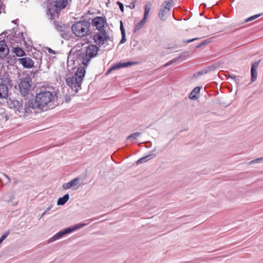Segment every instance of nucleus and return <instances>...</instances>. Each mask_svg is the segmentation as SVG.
<instances>
[{
  "label": "nucleus",
  "mask_w": 263,
  "mask_h": 263,
  "mask_svg": "<svg viewBox=\"0 0 263 263\" xmlns=\"http://www.w3.org/2000/svg\"><path fill=\"white\" fill-rule=\"evenodd\" d=\"M12 51L17 57H22L26 54L23 49L18 46H13Z\"/></svg>",
  "instance_id": "obj_18"
},
{
  "label": "nucleus",
  "mask_w": 263,
  "mask_h": 263,
  "mask_svg": "<svg viewBox=\"0 0 263 263\" xmlns=\"http://www.w3.org/2000/svg\"><path fill=\"white\" fill-rule=\"evenodd\" d=\"M85 73L84 68L81 67L78 69L73 76L66 79V84L71 88L74 93H76L81 88Z\"/></svg>",
  "instance_id": "obj_3"
},
{
  "label": "nucleus",
  "mask_w": 263,
  "mask_h": 263,
  "mask_svg": "<svg viewBox=\"0 0 263 263\" xmlns=\"http://www.w3.org/2000/svg\"><path fill=\"white\" fill-rule=\"evenodd\" d=\"M146 20L147 19L145 18H143V19L140 22L136 24L134 29V32H136L140 29L146 23Z\"/></svg>",
  "instance_id": "obj_23"
},
{
  "label": "nucleus",
  "mask_w": 263,
  "mask_h": 263,
  "mask_svg": "<svg viewBox=\"0 0 263 263\" xmlns=\"http://www.w3.org/2000/svg\"><path fill=\"white\" fill-rule=\"evenodd\" d=\"M8 95L7 86L4 84H0V99L6 98Z\"/></svg>",
  "instance_id": "obj_16"
},
{
  "label": "nucleus",
  "mask_w": 263,
  "mask_h": 263,
  "mask_svg": "<svg viewBox=\"0 0 263 263\" xmlns=\"http://www.w3.org/2000/svg\"><path fill=\"white\" fill-rule=\"evenodd\" d=\"M47 212H45V211L42 214L41 218H42Z\"/></svg>",
  "instance_id": "obj_42"
},
{
  "label": "nucleus",
  "mask_w": 263,
  "mask_h": 263,
  "mask_svg": "<svg viewBox=\"0 0 263 263\" xmlns=\"http://www.w3.org/2000/svg\"><path fill=\"white\" fill-rule=\"evenodd\" d=\"M55 28L58 31L61 32H64L67 29V26H66L64 24H62H62H61V25L55 24Z\"/></svg>",
  "instance_id": "obj_25"
},
{
  "label": "nucleus",
  "mask_w": 263,
  "mask_h": 263,
  "mask_svg": "<svg viewBox=\"0 0 263 263\" xmlns=\"http://www.w3.org/2000/svg\"><path fill=\"white\" fill-rule=\"evenodd\" d=\"M130 138H132V135H129L128 136V139H130Z\"/></svg>",
  "instance_id": "obj_43"
},
{
  "label": "nucleus",
  "mask_w": 263,
  "mask_h": 263,
  "mask_svg": "<svg viewBox=\"0 0 263 263\" xmlns=\"http://www.w3.org/2000/svg\"><path fill=\"white\" fill-rule=\"evenodd\" d=\"M173 5L172 0H165L161 5L158 16L162 21H165L166 15Z\"/></svg>",
  "instance_id": "obj_7"
},
{
  "label": "nucleus",
  "mask_w": 263,
  "mask_h": 263,
  "mask_svg": "<svg viewBox=\"0 0 263 263\" xmlns=\"http://www.w3.org/2000/svg\"><path fill=\"white\" fill-rule=\"evenodd\" d=\"M259 62H255L252 64L251 68V81L254 82L257 79V69L258 68Z\"/></svg>",
  "instance_id": "obj_15"
},
{
  "label": "nucleus",
  "mask_w": 263,
  "mask_h": 263,
  "mask_svg": "<svg viewBox=\"0 0 263 263\" xmlns=\"http://www.w3.org/2000/svg\"><path fill=\"white\" fill-rule=\"evenodd\" d=\"M46 49L47 50L48 52L49 53H51V54H55V51L53 50L52 49H51V48H50L49 47H46Z\"/></svg>",
  "instance_id": "obj_39"
},
{
  "label": "nucleus",
  "mask_w": 263,
  "mask_h": 263,
  "mask_svg": "<svg viewBox=\"0 0 263 263\" xmlns=\"http://www.w3.org/2000/svg\"><path fill=\"white\" fill-rule=\"evenodd\" d=\"M15 198V196L14 195L12 194L10 196V199H9V202H11Z\"/></svg>",
  "instance_id": "obj_40"
},
{
  "label": "nucleus",
  "mask_w": 263,
  "mask_h": 263,
  "mask_svg": "<svg viewBox=\"0 0 263 263\" xmlns=\"http://www.w3.org/2000/svg\"><path fill=\"white\" fill-rule=\"evenodd\" d=\"M80 180L79 178H76L73 179V180H71L69 182L71 184V186L75 187L76 189H78L80 185L79 184Z\"/></svg>",
  "instance_id": "obj_24"
},
{
  "label": "nucleus",
  "mask_w": 263,
  "mask_h": 263,
  "mask_svg": "<svg viewBox=\"0 0 263 263\" xmlns=\"http://www.w3.org/2000/svg\"><path fill=\"white\" fill-rule=\"evenodd\" d=\"M117 4L119 6L121 11L122 12H123V11H124V6H123V4L122 3H121V2H117Z\"/></svg>",
  "instance_id": "obj_34"
},
{
  "label": "nucleus",
  "mask_w": 263,
  "mask_h": 263,
  "mask_svg": "<svg viewBox=\"0 0 263 263\" xmlns=\"http://www.w3.org/2000/svg\"><path fill=\"white\" fill-rule=\"evenodd\" d=\"M198 37H195V38H194V39H190V40H184L183 41V43H190L191 42H192L193 41H195L197 40H198Z\"/></svg>",
  "instance_id": "obj_32"
},
{
  "label": "nucleus",
  "mask_w": 263,
  "mask_h": 263,
  "mask_svg": "<svg viewBox=\"0 0 263 263\" xmlns=\"http://www.w3.org/2000/svg\"><path fill=\"white\" fill-rule=\"evenodd\" d=\"M69 199V195L68 194H65L63 197L59 198L57 201V204L58 205H64Z\"/></svg>",
  "instance_id": "obj_21"
},
{
  "label": "nucleus",
  "mask_w": 263,
  "mask_h": 263,
  "mask_svg": "<svg viewBox=\"0 0 263 263\" xmlns=\"http://www.w3.org/2000/svg\"><path fill=\"white\" fill-rule=\"evenodd\" d=\"M8 235V233H6L5 234H4L0 238V244L5 240V239L7 237Z\"/></svg>",
  "instance_id": "obj_30"
},
{
  "label": "nucleus",
  "mask_w": 263,
  "mask_h": 263,
  "mask_svg": "<svg viewBox=\"0 0 263 263\" xmlns=\"http://www.w3.org/2000/svg\"><path fill=\"white\" fill-rule=\"evenodd\" d=\"M141 135V133L140 132H136L134 133H133V139H137L138 137L140 136Z\"/></svg>",
  "instance_id": "obj_31"
},
{
  "label": "nucleus",
  "mask_w": 263,
  "mask_h": 263,
  "mask_svg": "<svg viewBox=\"0 0 263 263\" xmlns=\"http://www.w3.org/2000/svg\"><path fill=\"white\" fill-rule=\"evenodd\" d=\"M52 205H51V206H49L48 208H47L46 209V210L45 211V212H48L49 210H51V209L52 208Z\"/></svg>",
  "instance_id": "obj_41"
},
{
  "label": "nucleus",
  "mask_w": 263,
  "mask_h": 263,
  "mask_svg": "<svg viewBox=\"0 0 263 263\" xmlns=\"http://www.w3.org/2000/svg\"><path fill=\"white\" fill-rule=\"evenodd\" d=\"M47 13H50L51 14V19L54 18L53 13L52 12V9H51L50 8H48ZM54 14H55V13H54Z\"/></svg>",
  "instance_id": "obj_35"
},
{
  "label": "nucleus",
  "mask_w": 263,
  "mask_h": 263,
  "mask_svg": "<svg viewBox=\"0 0 263 263\" xmlns=\"http://www.w3.org/2000/svg\"><path fill=\"white\" fill-rule=\"evenodd\" d=\"M208 43L207 41H203L202 42H201L200 44H199L198 45H197L196 46V48H200V47H201L202 46L206 44V43Z\"/></svg>",
  "instance_id": "obj_36"
},
{
  "label": "nucleus",
  "mask_w": 263,
  "mask_h": 263,
  "mask_svg": "<svg viewBox=\"0 0 263 263\" xmlns=\"http://www.w3.org/2000/svg\"><path fill=\"white\" fill-rule=\"evenodd\" d=\"M176 59H174L171 61H170V62H167V63H166L164 65L165 67H166L170 65H171V64H172L173 63L175 62V61H176Z\"/></svg>",
  "instance_id": "obj_38"
},
{
  "label": "nucleus",
  "mask_w": 263,
  "mask_h": 263,
  "mask_svg": "<svg viewBox=\"0 0 263 263\" xmlns=\"http://www.w3.org/2000/svg\"><path fill=\"white\" fill-rule=\"evenodd\" d=\"M3 176L5 177V179L1 180V181L3 182V183L5 184H7L9 183L10 182V181H11V179L9 178V177L7 175H6L5 174H4Z\"/></svg>",
  "instance_id": "obj_27"
},
{
  "label": "nucleus",
  "mask_w": 263,
  "mask_h": 263,
  "mask_svg": "<svg viewBox=\"0 0 263 263\" xmlns=\"http://www.w3.org/2000/svg\"><path fill=\"white\" fill-rule=\"evenodd\" d=\"M18 62L26 68H31L34 66V62L30 58H20L18 59Z\"/></svg>",
  "instance_id": "obj_11"
},
{
  "label": "nucleus",
  "mask_w": 263,
  "mask_h": 263,
  "mask_svg": "<svg viewBox=\"0 0 263 263\" xmlns=\"http://www.w3.org/2000/svg\"><path fill=\"white\" fill-rule=\"evenodd\" d=\"M90 23L87 21L78 22L72 25L71 29L76 36L84 37L89 31Z\"/></svg>",
  "instance_id": "obj_4"
},
{
  "label": "nucleus",
  "mask_w": 263,
  "mask_h": 263,
  "mask_svg": "<svg viewBox=\"0 0 263 263\" xmlns=\"http://www.w3.org/2000/svg\"><path fill=\"white\" fill-rule=\"evenodd\" d=\"M100 33L95 34L93 36L94 42L98 45H103L107 40V35L105 31H100Z\"/></svg>",
  "instance_id": "obj_8"
},
{
  "label": "nucleus",
  "mask_w": 263,
  "mask_h": 263,
  "mask_svg": "<svg viewBox=\"0 0 263 263\" xmlns=\"http://www.w3.org/2000/svg\"><path fill=\"white\" fill-rule=\"evenodd\" d=\"M62 187L64 190H68V189H70L71 187H72L71 186V184H70V183L69 182L68 183L63 184L62 185Z\"/></svg>",
  "instance_id": "obj_29"
},
{
  "label": "nucleus",
  "mask_w": 263,
  "mask_h": 263,
  "mask_svg": "<svg viewBox=\"0 0 263 263\" xmlns=\"http://www.w3.org/2000/svg\"><path fill=\"white\" fill-rule=\"evenodd\" d=\"M125 41H126V39H125V33L124 34H122V39L120 41V43L123 44V43H125Z\"/></svg>",
  "instance_id": "obj_37"
},
{
  "label": "nucleus",
  "mask_w": 263,
  "mask_h": 263,
  "mask_svg": "<svg viewBox=\"0 0 263 263\" xmlns=\"http://www.w3.org/2000/svg\"><path fill=\"white\" fill-rule=\"evenodd\" d=\"M57 98V93L54 90L41 91L36 93L33 104L37 112L39 110L43 111L47 110Z\"/></svg>",
  "instance_id": "obj_1"
},
{
  "label": "nucleus",
  "mask_w": 263,
  "mask_h": 263,
  "mask_svg": "<svg viewBox=\"0 0 263 263\" xmlns=\"http://www.w3.org/2000/svg\"><path fill=\"white\" fill-rule=\"evenodd\" d=\"M67 234H69L68 231H67V229H65L64 230L61 231L54 235L52 237L47 240V242L48 243H50L54 242L61 239L63 236Z\"/></svg>",
  "instance_id": "obj_12"
},
{
  "label": "nucleus",
  "mask_w": 263,
  "mask_h": 263,
  "mask_svg": "<svg viewBox=\"0 0 263 263\" xmlns=\"http://www.w3.org/2000/svg\"><path fill=\"white\" fill-rule=\"evenodd\" d=\"M98 52V48L96 45H90L88 46L86 49L85 54L83 57V64L87 66L90 60L97 55Z\"/></svg>",
  "instance_id": "obj_5"
},
{
  "label": "nucleus",
  "mask_w": 263,
  "mask_h": 263,
  "mask_svg": "<svg viewBox=\"0 0 263 263\" xmlns=\"http://www.w3.org/2000/svg\"><path fill=\"white\" fill-rule=\"evenodd\" d=\"M92 24L96 29L100 31H103L106 24V20L103 17H96L92 20Z\"/></svg>",
  "instance_id": "obj_9"
},
{
  "label": "nucleus",
  "mask_w": 263,
  "mask_h": 263,
  "mask_svg": "<svg viewBox=\"0 0 263 263\" xmlns=\"http://www.w3.org/2000/svg\"><path fill=\"white\" fill-rule=\"evenodd\" d=\"M154 152H155V151H152L150 154L138 160L136 162L137 164L138 165L142 163L145 162L154 158V157H155L156 155Z\"/></svg>",
  "instance_id": "obj_17"
},
{
  "label": "nucleus",
  "mask_w": 263,
  "mask_h": 263,
  "mask_svg": "<svg viewBox=\"0 0 263 263\" xmlns=\"http://www.w3.org/2000/svg\"><path fill=\"white\" fill-rule=\"evenodd\" d=\"M134 64H136V63H134V62H133L132 64L133 65Z\"/></svg>",
  "instance_id": "obj_44"
},
{
  "label": "nucleus",
  "mask_w": 263,
  "mask_h": 263,
  "mask_svg": "<svg viewBox=\"0 0 263 263\" xmlns=\"http://www.w3.org/2000/svg\"><path fill=\"white\" fill-rule=\"evenodd\" d=\"M8 105L10 108H13L16 114L20 117H25L32 113V111L37 112L33 104V100H26L24 103H21L16 100L10 99L8 102Z\"/></svg>",
  "instance_id": "obj_2"
},
{
  "label": "nucleus",
  "mask_w": 263,
  "mask_h": 263,
  "mask_svg": "<svg viewBox=\"0 0 263 263\" xmlns=\"http://www.w3.org/2000/svg\"><path fill=\"white\" fill-rule=\"evenodd\" d=\"M261 15L260 14H256V15H253L251 17H249V18H248L247 19H246L245 20V22H249V21H253L256 18H257V17H258L259 16H260Z\"/></svg>",
  "instance_id": "obj_28"
},
{
  "label": "nucleus",
  "mask_w": 263,
  "mask_h": 263,
  "mask_svg": "<svg viewBox=\"0 0 263 263\" xmlns=\"http://www.w3.org/2000/svg\"><path fill=\"white\" fill-rule=\"evenodd\" d=\"M32 81L30 78L26 76L18 80V87L21 93L25 96L30 90Z\"/></svg>",
  "instance_id": "obj_6"
},
{
  "label": "nucleus",
  "mask_w": 263,
  "mask_h": 263,
  "mask_svg": "<svg viewBox=\"0 0 263 263\" xmlns=\"http://www.w3.org/2000/svg\"><path fill=\"white\" fill-rule=\"evenodd\" d=\"M152 4L150 2H147L144 6V13L143 18L147 19L149 11L151 10Z\"/></svg>",
  "instance_id": "obj_22"
},
{
  "label": "nucleus",
  "mask_w": 263,
  "mask_h": 263,
  "mask_svg": "<svg viewBox=\"0 0 263 263\" xmlns=\"http://www.w3.org/2000/svg\"><path fill=\"white\" fill-rule=\"evenodd\" d=\"M132 65V62L128 61L127 62H119L115 64L112 66L107 71V73H109L111 71L119 69L121 68L128 67Z\"/></svg>",
  "instance_id": "obj_14"
},
{
  "label": "nucleus",
  "mask_w": 263,
  "mask_h": 263,
  "mask_svg": "<svg viewBox=\"0 0 263 263\" xmlns=\"http://www.w3.org/2000/svg\"><path fill=\"white\" fill-rule=\"evenodd\" d=\"M261 162H263V157H262L258 158L257 159H254L253 160H252V161H250L249 162H248V164L249 165H251V164H253L259 163H261Z\"/></svg>",
  "instance_id": "obj_26"
},
{
  "label": "nucleus",
  "mask_w": 263,
  "mask_h": 263,
  "mask_svg": "<svg viewBox=\"0 0 263 263\" xmlns=\"http://www.w3.org/2000/svg\"><path fill=\"white\" fill-rule=\"evenodd\" d=\"M86 226V224L85 223H78V224H77L73 226L72 227L68 228L66 229H67V231H68V233H70L73 232L74 231H75L77 229H80L82 227H84Z\"/></svg>",
  "instance_id": "obj_19"
},
{
  "label": "nucleus",
  "mask_w": 263,
  "mask_h": 263,
  "mask_svg": "<svg viewBox=\"0 0 263 263\" xmlns=\"http://www.w3.org/2000/svg\"><path fill=\"white\" fill-rule=\"evenodd\" d=\"M53 1L55 7L53 12H55L57 15L59 12L65 8L68 4V0H53Z\"/></svg>",
  "instance_id": "obj_10"
},
{
  "label": "nucleus",
  "mask_w": 263,
  "mask_h": 263,
  "mask_svg": "<svg viewBox=\"0 0 263 263\" xmlns=\"http://www.w3.org/2000/svg\"><path fill=\"white\" fill-rule=\"evenodd\" d=\"M135 7V5H133V9Z\"/></svg>",
  "instance_id": "obj_45"
},
{
  "label": "nucleus",
  "mask_w": 263,
  "mask_h": 263,
  "mask_svg": "<svg viewBox=\"0 0 263 263\" xmlns=\"http://www.w3.org/2000/svg\"><path fill=\"white\" fill-rule=\"evenodd\" d=\"M9 50L4 40L0 41V58L4 59L9 53Z\"/></svg>",
  "instance_id": "obj_13"
},
{
  "label": "nucleus",
  "mask_w": 263,
  "mask_h": 263,
  "mask_svg": "<svg viewBox=\"0 0 263 263\" xmlns=\"http://www.w3.org/2000/svg\"><path fill=\"white\" fill-rule=\"evenodd\" d=\"M120 30L121 31V34H124L125 33V30L124 29L123 23L122 21H120Z\"/></svg>",
  "instance_id": "obj_33"
},
{
  "label": "nucleus",
  "mask_w": 263,
  "mask_h": 263,
  "mask_svg": "<svg viewBox=\"0 0 263 263\" xmlns=\"http://www.w3.org/2000/svg\"><path fill=\"white\" fill-rule=\"evenodd\" d=\"M200 87H196L192 91L189 95V98L192 100H195L197 99L196 97V94L198 93L200 90Z\"/></svg>",
  "instance_id": "obj_20"
}]
</instances>
